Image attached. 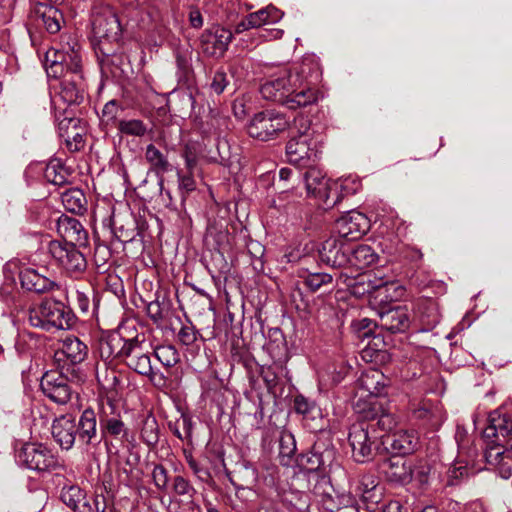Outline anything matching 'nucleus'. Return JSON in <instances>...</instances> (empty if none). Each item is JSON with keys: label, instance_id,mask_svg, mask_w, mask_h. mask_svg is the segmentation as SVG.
<instances>
[{"label": "nucleus", "instance_id": "nucleus-42", "mask_svg": "<svg viewBox=\"0 0 512 512\" xmlns=\"http://www.w3.org/2000/svg\"><path fill=\"white\" fill-rule=\"evenodd\" d=\"M362 187L361 180L358 176L349 175L338 179L332 183V190H340V196L353 195L357 193Z\"/></svg>", "mask_w": 512, "mask_h": 512}, {"label": "nucleus", "instance_id": "nucleus-25", "mask_svg": "<svg viewBox=\"0 0 512 512\" xmlns=\"http://www.w3.org/2000/svg\"><path fill=\"white\" fill-rule=\"evenodd\" d=\"M306 64L303 63L299 73V82L294 86V92L287 98L285 107L295 110L301 107L316 103L318 92L310 87V83L303 81V75L306 74Z\"/></svg>", "mask_w": 512, "mask_h": 512}, {"label": "nucleus", "instance_id": "nucleus-16", "mask_svg": "<svg viewBox=\"0 0 512 512\" xmlns=\"http://www.w3.org/2000/svg\"><path fill=\"white\" fill-rule=\"evenodd\" d=\"M380 470L389 482L402 485L410 483L415 473L412 463L399 455L384 459Z\"/></svg>", "mask_w": 512, "mask_h": 512}, {"label": "nucleus", "instance_id": "nucleus-39", "mask_svg": "<svg viewBox=\"0 0 512 512\" xmlns=\"http://www.w3.org/2000/svg\"><path fill=\"white\" fill-rule=\"evenodd\" d=\"M140 436L149 447L156 445L159 441V426L156 418L152 414H147L140 428Z\"/></svg>", "mask_w": 512, "mask_h": 512}, {"label": "nucleus", "instance_id": "nucleus-57", "mask_svg": "<svg viewBox=\"0 0 512 512\" xmlns=\"http://www.w3.org/2000/svg\"><path fill=\"white\" fill-rule=\"evenodd\" d=\"M178 339L182 344L189 346L196 341L197 337L192 327L183 326L178 333Z\"/></svg>", "mask_w": 512, "mask_h": 512}, {"label": "nucleus", "instance_id": "nucleus-21", "mask_svg": "<svg viewBox=\"0 0 512 512\" xmlns=\"http://www.w3.org/2000/svg\"><path fill=\"white\" fill-rule=\"evenodd\" d=\"M88 348L79 338L76 336H67L61 342V347L56 353L58 360H64L66 367L72 369L73 367L79 368V364L82 363L87 357Z\"/></svg>", "mask_w": 512, "mask_h": 512}, {"label": "nucleus", "instance_id": "nucleus-31", "mask_svg": "<svg viewBox=\"0 0 512 512\" xmlns=\"http://www.w3.org/2000/svg\"><path fill=\"white\" fill-rule=\"evenodd\" d=\"M415 320L422 325L423 331L433 329L440 321L436 303L433 300L422 299L415 306Z\"/></svg>", "mask_w": 512, "mask_h": 512}, {"label": "nucleus", "instance_id": "nucleus-53", "mask_svg": "<svg viewBox=\"0 0 512 512\" xmlns=\"http://www.w3.org/2000/svg\"><path fill=\"white\" fill-rule=\"evenodd\" d=\"M295 449L296 447L293 436L291 434L282 435L279 443V455L282 458H289L294 454Z\"/></svg>", "mask_w": 512, "mask_h": 512}, {"label": "nucleus", "instance_id": "nucleus-62", "mask_svg": "<svg viewBox=\"0 0 512 512\" xmlns=\"http://www.w3.org/2000/svg\"><path fill=\"white\" fill-rule=\"evenodd\" d=\"M76 303L82 313L89 310V298L83 292H76Z\"/></svg>", "mask_w": 512, "mask_h": 512}, {"label": "nucleus", "instance_id": "nucleus-22", "mask_svg": "<svg viewBox=\"0 0 512 512\" xmlns=\"http://www.w3.org/2000/svg\"><path fill=\"white\" fill-rule=\"evenodd\" d=\"M349 251L350 246L342 239L329 238L322 244L319 255L322 262L331 267L340 268L348 264Z\"/></svg>", "mask_w": 512, "mask_h": 512}, {"label": "nucleus", "instance_id": "nucleus-26", "mask_svg": "<svg viewBox=\"0 0 512 512\" xmlns=\"http://www.w3.org/2000/svg\"><path fill=\"white\" fill-rule=\"evenodd\" d=\"M378 325L391 333H403L411 325V317L407 307L398 306L379 314Z\"/></svg>", "mask_w": 512, "mask_h": 512}, {"label": "nucleus", "instance_id": "nucleus-5", "mask_svg": "<svg viewBox=\"0 0 512 512\" xmlns=\"http://www.w3.org/2000/svg\"><path fill=\"white\" fill-rule=\"evenodd\" d=\"M288 127L289 121L283 114L265 110L256 113L250 119L247 124V132L254 139L269 141L286 131Z\"/></svg>", "mask_w": 512, "mask_h": 512}, {"label": "nucleus", "instance_id": "nucleus-60", "mask_svg": "<svg viewBox=\"0 0 512 512\" xmlns=\"http://www.w3.org/2000/svg\"><path fill=\"white\" fill-rule=\"evenodd\" d=\"M16 6V0H0V10L4 21H9Z\"/></svg>", "mask_w": 512, "mask_h": 512}, {"label": "nucleus", "instance_id": "nucleus-59", "mask_svg": "<svg viewBox=\"0 0 512 512\" xmlns=\"http://www.w3.org/2000/svg\"><path fill=\"white\" fill-rule=\"evenodd\" d=\"M147 314L154 321L159 322L163 319V313L158 301H152L147 305Z\"/></svg>", "mask_w": 512, "mask_h": 512}, {"label": "nucleus", "instance_id": "nucleus-7", "mask_svg": "<svg viewBox=\"0 0 512 512\" xmlns=\"http://www.w3.org/2000/svg\"><path fill=\"white\" fill-rule=\"evenodd\" d=\"M357 411L362 414L366 426H369L374 434L389 433L397 425V419L391 408L386 405V400L369 401L363 408L357 404Z\"/></svg>", "mask_w": 512, "mask_h": 512}, {"label": "nucleus", "instance_id": "nucleus-41", "mask_svg": "<svg viewBox=\"0 0 512 512\" xmlns=\"http://www.w3.org/2000/svg\"><path fill=\"white\" fill-rule=\"evenodd\" d=\"M128 340H125L119 335L111 336L107 339V341L101 343L100 352L102 356L114 357L124 359V354H122V348L124 344H127Z\"/></svg>", "mask_w": 512, "mask_h": 512}, {"label": "nucleus", "instance_id": "nucleus-33", "mask_svg": "<svg viewBox=\"0 0 512 512\" xmlns=\"http://www.w3.org/2000/svg\"><path fill=\"white\" fill-rule=\"evenodd\" d=\"M419 438L414 431H398L392 435L391 449L399 456L414 452L418 446Z\"/></svg>", "mask_w": 512, "mask_h": 512}, {"label": "nucleus", "instance_id": "nucleus-35", "mask_svg": "<svg viewBox=\"0 0 512 512\" xmlns=\"http://www.w3.org/2000/svg\"><path fill=\"white\" fill-rule=\"evenodd\" d=\"M61 201L65 209L74 214H82L86 210V197L77 188L69 189L62 193Z\"/></svg>", "mask_w": 512, "mask_h": 512}, {"label": "nucleus", "instance_id": "nucleus-64", "mask_svg": "<svg viewBox=\"0 0 512 512\" xmlns=\"http://www.w3.org/2000/svg\"><path fill=\"white\" fill-rule=\"evenodd\" d=\"M261 375L269 389L276 385V375L270 369L262 370Z\"/></svg>", "mask_w": 512, "mask_h": 512}, {"label": "nucleus", "instance_id": "nucleus-27", "mask_svg": "<svg viewBox=\"0 0 512 512\" xmlns=\"http://www.w3.org/2000/svg\"><path fill=\"white\" fill-rule=\"evenodd\" d=\"M34 15L38 25H42L50 34L58 33L65 24L63 12L54 5L37 3Z\"/></svg>", "mask_w": 512, "mask_h": 512}, {"label": "nucleus", "instance_id": "nucleus-37", "mask_svg": "<svg viewBox=\"0 0 512 512\" xmlns=\"http://www.w3.org/2000/svg\"><path fill=\"white\" fill-rule=\"evenodd\" d=\"M294 409L296 413L301 414L304 419L318 420L322 418V411L315 401L306 398L303 395H297L294 398Z\"/></svg>", "mask_w": 512, "mask_h": 512}, {"label": "nucleus", "instance_id": "nucleus-51", "mask_svg": "<svg viewBox=\"0 0 512 512\" xmlns=\"http://www.w3.org/2000/svg\"><path fill=\"white\" fill-rule=\"evenodd\" d=\"M153 482L157 489L165 491L168 487V472L161 464L155 465L152 471Z\"/></svg>", "mask_w": 512, "mask_h": 512}, {"label": "nucleus", "instance_id": "nucleus-50", "mask_svg": "<svg viewBox=\"0 0 512 512\" xmlns=\"http://www.w3.org/2000/svg\"><path fill=\"white\" fill-rule=\"evenodd\" d=\"M119 107L116 101L107 102L102 110L101 123L105 128L116 123Z\"/></svg>", "mask_w": 512, "mask_h": 512}, {"label": "nucleus", "instance_id": "nucleus-46", "mask_svg": "<svg viewBox=\"0 0 512 512\" xmlns=\"http://www.w3.org/2000/svg\"><path fill=\"white\" fill-rule=\"evenodd\" d=\"M44 177L54 185L61 186L67 182L66 170L58 163H49L46 166Z\"/></svg>", "mask_w": 512, "mask_h": 512}, {"label": "nucleus", "instance_id": "nucleus-15", "mask_svg": "<svg viewBox=\"0 0 512 512\" xmlns=\"http://www.w3.org/2000/svg\"><path fill=\"white\" fill-rule=\"evenodd\" d=\"M286 155L289 163L298 168L310 167L318 157L308 134L291 138L286 145Z\"/></svg>", "mask_w": 512, "mask_h": 512}, {"label": "nucleus", "instance_id": "nucleus-29", "mask_svg": "<svg viewBox=\"0 0 512 512\" xmlns=\"http://www.w3.org/2000/svg\"><path fill=\"white\" fill-rule=\"evenodd\" d=\"M61 500L75 512H94L93 499L88 498L85 491L77 485H67L61 490Z\"/></svg>", "mask_w": 512, "mask_h": 512}, {"label": "nucleus", "instance_id": "nucleus-49", "mask_svg": "<svg viewBox=\"0 0 512 512\" xmlns=\"http://www.w3.org/2000/svg\"><path fill=\"white\" fill-rule=\"evenodd\" d=\"M172 489L176 495L190 499L193 498L194 494L196 493V490L190 484V482L182 476H176L173 479Z\"/></svg>", "mask_w": 512, "mask_h": 512}, {"label": "nucleus", "instance_id": "nucleus-14", "mask_svg": "<svg viewBox=\"0 0 512 512\" xmlns=\"http://www.w3.org/2000/svg\"><path fill=\"white\" fill-rule=\"evenodd\" d=\"M124 354L123 361L126 365L140 375L148 376L153 379L154 373L151 365V359L143 346V341L137 337L128 340L122 348Z\"/></svg>", "mask_w": 512, "mask_h": 512}, {"label": "nucleus", "instance_id": "nucleus-11", "mask_svg": "<svg viewBox=\"0 0 512 512\" xmlns=\"http://www.w3.org/2000/svg\"><path fill=\"white\" fill-rule=\"evenodd\" d=\"M303 178L307 194L314 197L324 208H332L339 202V196L331 197L332 183L320 169L307 167Z\"/></svg>", "mask_w": 512, "mask_h": 512}, {"label": "nucleus", "instance_id": "nucleus-1", "mask_svg": "<svg viewBox=\"0 0 512 512\" xmlns=\"http://www.w3.org/2000/svg\"><path fill=\"white\" fill-rule=\"evenodd\" d=\"M488 422L483 431L486 463L500 477L509 479L512 476V407L493 411Z\"/></svg>", "mask_w": 512, "mask_h": 512}, {"label": "nucleus", "instance_id": "nucleus-3", "mask_svg": "<svg viewBox=\"0 0 512 512\" xmlns=\"http://www.w3.org/2000/svg\"><path fill=\"white\" fill-rule=\"evenodd\" d=\"M66 39L60 47H51L45 54V69L49 77L82 73L80 46L70 36H66Z\"/></svg>", "mask_w": 512, "mask_h": 512}, {"label": "nucleus", "instance_id": "nucleus-61", "mask_svg": "<svg viewBox=\"0 0 512 512\" xmlns=\"http://www.w3.org/2000/svg\"><path fill=\"white\" fill-rule=\"evenodd\" d=\"M189 22L193 28L199 29L203 25L202 15L197 8H191L189 11Z\"/></svg>", "mask_w": 512, "mask_h": 512}, {"label": "nucleus", "instance_id": "nucleus-55", "mask_svg": "<svg viewBox=\"0 0 512 512\" xmlns=\"http://www.w3.org/2000/svg\"><path fill=\"white\" fill-rule=\"evenodd\" d=\"M80 124V119L65 116L63 119L58 121V133L61 138L65 137L73 128Z\"/></svg>", "mask_w": 512, "mask_h": 512}, {"label": "nucleus", "instance_id": "nucleus-32", "mask_svg": "<svg viewBox=\"0 0 512 512\" xmlns=\"http://www.w3.org/2000/svg\"><path fill=\"white\" fill-rule=\"evenodd\" d=\"M57 231L66 240L65 243L75 244L86 239V231L80 221L66 215L59 217Z\"/></svg>", "mask_w": 512, "mask_h": 512}, {"label": "nucleus", "instance_id": "nucleus-30", "mask_svg": "<svg viewBox=\"0 0 512 512\" xmlns=\"http://www.w3.org/2000/svg\"><path fill=\"white\" fill-rule=\"evenodd\" d=\"M360 385L371 396L370 401L379 400L386 393L388 379L379 370L370 369L362 374Z\"/></svg>", "mask_w": 512, "mask_h": 512}, {"label": "nucleus", "instance_id": "nucleus-47", "mask_svg": "<svg viewBox=\"0 0 512 512\" xmlns=\"http://www.w3.org/2000/svg\"><path fill=\"white\" fill-rule=\"evenodd\" d=\"M332 275L328 273H309L303 279V284L311 292L318 291L322 286L332 282Z\"/></svg>", "mask_w": 512, "mask_h": 512}, {"label": "nucleus", "instance_id": "nucleus-18", "mask_svg": "<svg viewBox=\"0 0 512 512\" xmlns=\"http://www.w3.org/2000/svg\"><path fill=\"white\" fill-rule=\"evenodd\" d=\"M344 278L343 282L347 286H356L360 288L362 286L361 293H372L378 292L380 295L385 294V298L387 301L393 300L392 295H388L387 293L390 290L396 292L401 287L394 281L385 280L383 277H376L370 274L363 275L359 279H354L347 277L345 274H340V279Z\"/></svg>", "mask_w": 512, "mask_h": 512}, {"label": "nucleus", "instance_id": "nucleus-58", "mask_svg": "<svg viewBox=\"0 0 512 512\" xmlns=\"http://www.w3.org/2000/svg\"><path fill=\"white\" fill-rule=\"evenodd\" d=\"M176 66L178 69L179 79L186 78L191 69V65L188 58L180 53H177Z\"/></svg>", "mask_w": 512, "mask_h": 512}, {"label": "nucleus", "instance_id": "nucleus-2", "mask_svg": "<svg viewBox=\"0 0 512 512\" xmlns=\"http://www.w3.org/2000/svg\"><path fill=\"white\" fill-rule=\"evenodd\" d=\"M74 315L62 301L46 298L28 310L31 326L50 332L66 330L73 324Z\"/></svg>", "mask_w": 512, "mask_h": 512}, {"label": "nucleus", "instance_id": "nucleus-17", "mask_svg": "<svg viewBox=\"0 0 512 512\" xmlns=\"http://www.w3.org/2000/svg\"><path fill=\"white\" fill-rule=\"evenodd\" d=\"M336 228L342 240L354 241L366 234L369 229V221L364 214L350 211L336 221Z\"/></svg>", "mask_w": 512, "mask_h": 512}, {"label": "nucleus", "instance_id": "nucleus-10", "mask_svg": "<svg viewBox=\"0 0 512 512\" xmlns=\"http://www.w3.org/2000/svg\"><path fill=\"white\" fill-rule=\"evenodd\" d=\"M48 252L71 276L78 277L86 269V259L75 244L53 240L48 244Z\"/></svg>", "mask_w": 512, "mask_h": 512}, {"label": "nucleus", "instance_id": "nucleus-20", "mask_svg": "<svg viewBox=\"0 0 512 512\" xmlns=\"http://www.w3.org/2000/svg\"><path fill=\"white\" fill-rule=\"evenodd\" d=\"M76 424L78 443L86 451L95 449L100 444L102 437L97 433V420L94 411L84 410Z\"/></svg>", "mask_w": 512, "mask_h": 512}, {"label": "nucleus", "instance_id": "nucleus-24", "mask_svg": "<svg viewBox=\"0 0 512 512\" xmlns=\"http://www.w3.org/2000/svg\"><path fill=\"white\" fill-rule=\"evenodd\" d=\"M52 436L62 449H71L78 440L75 418L69 414L56 418L52 424Z\"/></svg>", "mask_w": 512, "mask_h": 512}, {"label": "nucleus", "instance_id": "nucleus-56", "mask_svg": "<svg viewBox=\"0 0 512 512\" xmlns=\"http://www.w3.org/2000/svg\"><path fill=\"white\" fill-rule=\"evenodd\" d=\"M179 189L185 192H191L195 190L196 183L193 178V173L187 172V174H182L180 170L177 171Z\"/></svg>", "mask_w": 512, "mask_h": 512}, {"label": "nucleus", "instance_id": "nucleus-44", "mask_svg": "<svg viewBox=\"0 0 512 512\" xmlns=\"http://www.w3.org/2000/svg\"><path fill=\"white\" fill-rule=\"evenodd\" d=\"M117 128L121 134L135 137H142L148 131L145 123L139 119L121 120Z\"/></svg>", "mask_w": 512, "mask_h": 512}, {"label": "nucleus", "instance_id": "nucleus-45", "mask_svg": "<svg viewBox=\"0 0 512 512\" xmlns=\"http://www.w3.org/2000/svg\"><path fill=\"white\" fill-rule=\"evenodd\" d=\"M155 356L166 367H173L180 360L178 351L171 345L157 347L155 349Z\"/></svg>", "mask_w": 512, "mask_h": 512}, {"label": "nucleus", "instance_id": "nucleus-28", "mask_svg": "<svg viewBox=\"0 0 512 512\" xmlns=\"http://www.w3.org/2000/svg\"><path fill=\"white\" fill-rule=\"evenodd\" d=\"M59 97L68 105L78 104L84 98V78L82 73L61 76Z\"/></svg>", "mask_w": 512, "mask_h": 512}, {"label": "nucleus", "instance_id": "nucleus-36", "mask_svg": "<svg viewBox=\"0 0 512 512\" xmlns=\"http://www.w3.org/2000/svg\"><path fill=\"white\" fill-rule=\"evenodd\" d=\"M283 15L284 13L281 10L272 5L249 14L255 28L277 23L282 19Z\"/></svg>", "mask_w": 512, "mask_h": 512}, {"label": "nucleus", "instance_id": "nucleus-34", "mask_svg": "<svg viewBox=\"0 0 512 512\" xmlns=\"http://www.w3.org/2000/svg\"><path fill=\"white\" fill-rule=\"evenodd\" d=\"M377 258L378 256L372 247L366 244H358L354 248L350 247L348 264L358 269H364L375 263Z\"/></svg>", "mask_w": 512, "mask_h": 512}, {"label": "nucleus", "instance_id": "nucleus-6", "mask_svg": "<svg viewBox=\"0 0 512 512\" xmlns=\"http://www.w3.org/2000/svg\"><path fill=\"white\" fill-rule=\"evenodd\" d=\"M16 462L29 470L48 472L58 466V460L52 451L39 443H25L16 452Z\"/></svg>", "mask_w": 512, "mask_h": 512}, {"label": "nucleus", "instance_id": "nucleus-43", "mask_svg": "<svg viewBox=\"0 0 512 512\" xmlns=\"http://www.w3.org/2000/svg\"><path fill=\"white\" fill-rule=\"evenodd\" d=\"M97 380L103 389L108 391L117 390L121 382L118 372L106 366L103 369H97Z\"/></svg>", "mask_w": 512, "mask_h": 512}, {"label": "nucleus", "instance_id": "nucleus-13", "mask_svg": "<svg viewBox=\"0 0 512 512\" xmlns=\"http://www.w3.org/2000/svg\"><path fill=\"white\" fill-rule=\"evenodd\" d=\"M101 437L105 440L106 446H114L115 441L119 447L128 448L133 436L129 428L119 415L104 414L100 417Z\"/></svg>", "mask_w": 512, "mask_h": 512}, {"label": "nucleus", "instance_id": "nucleus-9", "mask_svg": "<svg viewBox=\"0 0 512 512\" xmlns=\"http://www.w3.org/2000/svg\"><path fill=\"white\" fill-rule=\"evenodd\" d=\"M299 82V73L281 70L278 74L267 79L260 87V93L265 100L285 105L287 98L294 92V86Z\"/></svg>", "mask_w": 512, "mask_h": 512}, {"label": "nucleus", "instance_id": "nucleus-4", "mask_svg": "<svg viewBox=\"0 0 512 512\" xmlns=\"http://www.w3.org/2000/svg\"><path fill=\"white\" fill-rule=\"evenodd\" d=\"M84 380V374L80 368L70 369L65 365L60 371H48L40 380V388L43 394L51 401L64 405L72 396V383H79Z\"/></svg>", "mask_w": 512, "mask_h": 512}, {"label": "nucleus", "instance_id": "nucleus-48", "mask_svg": "<svg viewBox=\"0 0 512 512\" xmlns=\"http://www.w3.org/2000/svg\"><path fill=\"white\" fill-rule=\"evenodd\" d=\"M70 151H79L84 146L83 129L79 125L62 138Z\"/></svg>", "mask_w": 512, "mask_h": 512}, {"label": "nucleus", "instance_id": "nucleus-52", "mask_svg": "<svg viewBox=\"0 0 512 512\" xmlns=\"http://www.w3.org/2000/svg\"><path fill=\"white\" fill-rule=\"evenodd\" d=\"M468 476V468L465 465L453 464L447 472L448 485H456L461 479Z\"/></svg>", "mask_w": 512, "mask_h": 512}, {"label": "nucleus", "instance_id": "nucleus-19", "mask_svg": "<svg viewBox=\"0 0 512 512\" xmlns=\"http://www.w3.org/2000/svg\"><path fill=\"white\" fill-rule=\"evenodd\" d=\"M233 34L229 29L214 26L201 36L202 50L213 57H221L227 51Z\"/></svg>", "mask_w": 512, "mask_h": 512}, {"label": "nucleus", "instance_id": "nucleus-54", "mask_svg": "<svg viewBox=\"0 0 512 512\" xmlns=\"http://www.w3.org/2000/svg\"><path fill=\"white\" fill-rule=\"evenodd\" d=\"M228 83L229 79L226 72L223 69H219L213 76L211 88L215 93L221 94L227 87Z\"/></svg>", "mask_w": 512, "mask_h": 512}, {"label": "nucleus", "instance_id": "nucleus-8", "mask_svg": "<svg viewBox=\"0 0 512 512\" xmlns=\"http://www.w3.org/2000/svg\"><path fill=\"white\" fill-rule=\"evenodd\" d=\"M379 437L382 435L374 434L365 422H359L350 427L348 440L356 462L364 463L374 457Z\"/></svg>", "mask_w": 512, "mask_h": 512}, {"label": "nucleus", "instance_id": "nucleus-12", "mask_svg": "<svg viewBox=\"0 0 512 512\" xmlns=\"http://www.w3.org/2000/svg\"><path fill=\"white\" fill-rule=\"evenodd\" d=\"M92 32L95 38L117 41L121 34V25L116 12L110 6L95 8L92 14Z\"/></svg>", "mask_w": 512, "mask_h": 512}, {"label": "nucleus", "instance_id": "nucleus-38", "mask_svg": "<svg viewBox=\"0 0 512 512\" xmlns=\"http://www.w3.org/2000/svg\"><path fill=\"white\" fill-rule=\"evenodd\" d=\"M378 478L374 474H365L361 477L358 490L365 501L377 503L381 493H377Z\"/></svg>", "mask_w": 512, "mask_h": 512}, {"label": "nucleus", "instance_id": "nucleus-63", "mask_svg": "<svg viewBox=\"0 0 512 512\" xmlns=\"http://www.w3.org/2000/svg\"><path fill=\"white\" fill-rule=\"evenodd\" d=\"M94 504V512H106L107 504L105 497L103 495H97L93 499ZM109 512H114V510H110Z\"/></svg>", "mask_w": 512, "mask_h": 512}, {"label": "nucleus", "instance_id": "nucleus-23", "mask_svg": "<svg viewBox=\"0 0 512 512\" xmlns=\"http://www.w3.org/2000/svg\"><path fill=\"white\" fill-rule=\"evenodd\" d=\"M41 271H46V269L43 267L22 269L19 273L22 288L37 294L52 291L57 286L56 282Z\"/></svg>", "mask_w": 512, "mask_h": 512}, {"label": "nucleus", "instance_id": "nucleus-40", "mask_svg": "<svg viewBox=\"0 0 512 512\" xmlns=\"http://www.w3.org/2000/svg\"><path fill=\"white\" fill-rule=\"evenodd\" d=\"M145 158L157 173L168 172L171 168L167 157L153 144L146 147Z\"/></svg>", "mask_w": 512, "mask_h": 512}]
</instances>
